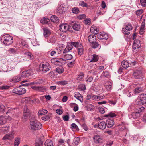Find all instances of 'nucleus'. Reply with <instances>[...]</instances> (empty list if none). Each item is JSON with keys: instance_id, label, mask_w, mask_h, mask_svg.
I'll list each match as a JSON object with an SVG mask.
<instances>
[{"instance_id": "obj_2", "label": "nucleus", "mask_w": 146, "mask_h": 146, "mask_svg": "<svg viewBox=\"0 0 146 146\" xmlns=\"http://www.w3.org/2000/svg\"><path fill=\"white\" fill-rule=\"evenodd\" d=\"M30 128L33 130H36L41 129L42 125L36 120L31 121L30 123Z\"/></svg>"}, {"instance_id": "obj_22", "label": "nucleus", "mask_w": 146, "mask_h": 146, "mask_svg": "<svg viewBox=\"0 0 146 146\" xmlns=\"http://www.w3.org/2000/svg\"><path fill=\"white\" fill-rule=\"evenodd\" d=\"M90 31L92 33L96 35L98 33V29L97 27L92 26L90 29Z\"/></svg>"}, {"instance_id": "obj_35", "label": "nucleus", "mask_w": 146, "mask_h": 146, "mask_svg": "<svg viewBox=\"0 0 146 146\" xmlns=\"http://www.w3.org/2000/svg\"><path fill=\"white\" fill-rule=\"evenodd\" d=\"M91 46L93 48H96L99 46V44L98 42L95 41L94 42H93L91 43Z\"/></svg>"}, {"instance_id": "obj_28", "label": "nucleus", "mask_w": 146, "mask_h": 146, "mask_svg": "<svg viewBox=\"0 0 146 146\" xmlns=\"http://www.w3.org/2000/svg\"><path fill=\"white\" fill-rule=\"evenodd\" d=\"M72 27L74 30L78 31L80 29V25L79 24L75 23L73 25Z\"/></svg>"}, {"instance_id": "obj_11", "label": "nucleus", "mask_w": 146, "mask_h": 146, "mask_svg": "<svg viewBox=\"0 0 146 146\" xmlns=\"http://www.w3.org/2000/svg\"><path fill=\"white\" fill-rule=\"evenodd\" d=\"M64 60L63 58H55L51 60L52 63H54L55 64L60 65L62 64L64 62Z\"/></svg>"}, {"instance_id": "obj_3", "label": "nucleus", "mask_w": 146, "mask_h": 146, "mask_svg": "<svg viewBox=\"0 0 146 146\" xmlns=\"http://www.w3.org/2000/svg\"><path fill=\"white\" fill-rule=\"evenodd\" d=\"M135 104L139 106H142L146 103V94H141L139 96L135 101Z\"/></svg>"}, {"instance_id": "obj_12", "label": "nucleus", "mask_w": 146, "mask_h": 146, "mask_svg": "<svg viewBox=\"0 0 146 146\" xmlns=\"http://www.w3.org/2000/svg\"><path fill=\"white\" fill-rule=\"evenodd\" d=\"M57 12L60 14H62L66 11L65 5L64 4H62L59 5L57 9Z\"/></svg>"}, {"instance_id": "obj_51", "label": "nucleus", "mask_w": 146, "mask_h": 146, "mask_svg": "<svg viewBox=\"0 0 146 146\" xmlns=\"http://www.w3.org/2000/svg\"><path fill=\"white\" fill-rule=\"evenodd\" d=\"M26 71V74H27V76H28V77L31 75L34 74L33 73V71L31 70H29Z\"/></svg>"}, {"instance_id": "obj_57", "label": "nucleus", "mask_w": 146, "mask_h": 146, "mask_svg": "<svg viewBox=\"0 0 146 146\" xmlns=\"http://www.w3.org/2000/svg\"><path fill=\"white\" fill-rule=\"evenodd\" d=\"M10 87V86L7 85H5L1 86L0 87V89L1 90H3L7 89Z\"/></svg>"}, {"instance_id": "obj_53", "label": "nucleus", "mask_w": 146, "mask_h": 146, "mask_svg": "<svg viewBox=\"0 0 146 146\" xmlns=\"http://www.w3.org/2000/svg\"><path fill=\"white\" fill-rule=\"evenodd\" d=\"M79 5L83 7H86L88 6L87 3L83 1H81L80 2Z\"/></svg>"}, {"instance_id": "obj_38", "label": "nucleus", "mask_w": 146, "mask_h": 146, "mask_svg": "<svg viewBox=\"0 0 146 146\" xmlns=\"http://www.w3.org/2000/svg\"><path fill=\"white\" fill-rule=\"evenodd\" d=\"M56 72L59 74L62 73L64 71V69L62 67H58L56 69Z\"/></svg>"}, {"instance_id": "obj_5", "label": "nucleus", "mask_w": 146, "mask_h": 146, "mask_svg": "<svg viewBox=\"0 0 146 146\" xmlns=\"http://www.w3.org/2000/svg\"><path fill=\"white\" fill-rule=\"evenodd\" d=\"M133 77L135 79H140L142 77V73L140 70H137L134 71L133 74Z\"/></svg>"}, {"instance_id": "obj_21", "label": "nucleus", "mask_w": 146, "mask_h": 146, "mask_svg": "<svg viewBox=\"0 0 146 146\" xmlns=\"http://www.w3.org/2000/svg\"><path fill=\"white\" fill-rule=\"evenodd\" d=\"M93 139L94 142L96 143H98L102 142V139L99 135H95L93 138Z\"/></svg>"}, {"instance_id": "obj_47", "label": "nucleus", "mask_w": 146, "mask_h": 146, "mask_svg": "<svg viewBox=\"0 0 146 146\" xmlns=\"http://www.w3.org/2000/svg\"><path fill=\"white\" fill-rule=\"evenodd\" d=\"M48 112V111L46 110H42L39 111L38 113V115H44L46 114Z\"/></svg>"}, {"instance_id": "obj_10", "label": "nucleus", "mask_w": 146, "mask_h": 146, "mask_svg": "<svg viewBox=\"0 0 146 146\" xmlns=\"http://www.w3.org/2000/svg\"><path fill=\"white\" fill-rule=\"evenodd\" d=\"M11 117L8 116H1L0 117V124L3 125L7 121L10 120Z\"/></svg>"}, {"instance_id": "obj_50", "label": "nucleus", "mask_w": 146, "mask_h": 146, "mask_svg": "<svg viewBox=\"0 0 146 146\" xmlns=\"http://www.w3.org/2000/svg\"><path fill=\"white\" fill-rule=\"evenodd\" d=\"M84 22L85 25H89L91 23V19H86L84 21Z\"/></svg>"}, {"instance_id": "obj_58", "label": "nucleus", "mask_w": 146, "mask_h": 146, "mask_svg": "<svg viewBox=\"0 0 146 146\" xmlns=\"http://www.w3.org/2000/svg\"><path fill=\"white\" fill-rule=\"evenodd\" d=\"M86 17V16L85 14H81L79 15L77 17L80 20L85 19Z\"/></svg>"}, {"instance_id": "obj_39", "label": "nucleus", "mask_w": 146, "mask_h": 146, "mask_svg": "<svg viewBox=\"0 0 146 146\" xmlns=\"http://www.w3.org/2000/svg\"><path fill=\"white\" fill-rule=\"evenodd\" d=\"M116 115L115 113L111 112L108 114L105 115V117H114L116 116Z\"/></svg>"}, {"instance_id": "obj_8", "label": "nucleus", "mask_w": 146, "mask_h": 146, "mask_svg": "<svg viewBox=\"0 0 146 146\" xmlns=\"http://www.w3.org/2000/svg\"><path fill=\"white\" fill-rule=\"evenodd\" d=\"M140 116V114L136 110L135 112H133L129 115V117L131 119H136Z\"/></svg>"}, {"instance_id": "obj_26", "label": "nucleus", "mask_w": 146, "mask_h": 146, "mask_svg": "<svg viewBox=\"0 0 146 146\" xmlns=\"http://www.w3.org/2000/svg\"><path fill=\"white\" fill-rule=\"evenodd\" d=\"M9 126H6L3 127L1 129V131L2 133H7L9 131Z\"/></svg>"}, {"instance_id": "obj_7", "label": "nucleus", "mask_w": 146, "mask_h": 146, "mask_svg": "<svg viewBox=\"0 0 146 146\" xmlns=\"http://www.w3.org/2000/svg\"><path fill=\"white\" fill-rule=\"evenodd\" d=\"M14 131H11L9 133H8L5 135L3 138V140H11L14 138Z\"/></svg>"}, {"instance_id": "obj_54", "label": "nucleus", "mask_w": 146, "mask_h": 146, "mask_svg": "<svg viewBox=\"0 0 146 146\" xmlns=\"http://www.w3.org/2000/svg\"><path fill=\"white\" fill-rule=\"evenodd\" d=\"M142 91V89L141 87H137L135 89V92L136 93H139Z\"/></svg>"}, {"instance_id": "obj_18", "label": "nucleus", "mask_w": 146, "mask_h": 146, "mask_svg": "<svg viewBox=\"0 0 146 146\" xmlns=\"http://www.w3.org/2000/svg\"><path fill=\"white\" fill-rule=\"evenodd\" d=\"M106 124L108 128H111L113 126L114 123L112 119H108L107 120Z\"/></svg>"}, {"instance_id": "obj_19", "label": "nucleus", "mask_w": 146, "mask_h": 146, "mask_svg": "<svg viewBox=\"0 0 146 146\" xmlns=\"http://www.w3.org/2000/svg\"><path fill=\"white\" fill-rule=\"evenodd\" d=\"M74 96L77 99H78L81 102L83 101L82 96L78 92H75L74 94Z\"/></svg>"}, {"instance_id": "obj_23", "label": "nucleus", "mask_w": 146, "mask_h": 146, "mask_svg": "<svg viewBox=\"0 0 146 146\" xmlns=\"http://www.w3.org/2000/svg\"><path fill=\"white\" fill-rule=\"evenodd\" d=\"M106 127V124L104 121L100 122L99 123V128L102 129H104Z\"/></svg>"}, {"instance_id": "obj_48", "label": "nucleus", "mask_w": 146, "mask_h": 146, "mask_svg": "<svg viewBox=\"0 0 146 146\" xmlns=\"http://www.w3.org/2000/svg\"><path fill=\"white\" fill-rule=\"evenodd\" d=\"M122 31L125 35H128L130 33V31L128 30H127L125 28H122Z\"/></svg>"}, {"instance_id": "obj_6", "label": "nucleus", "mask_w": 146, "mask_h": 146, "mask_svg": "<svg viewBox=\"0 0 146 146\" xmlns=\"http://www.w3.org/2000/svg\"><path fill=\"white\" fill-rule=\"evenodd\" d=\"M40 68L42 71L46 72L50 70V67L48 63H46L43 64L42 65H40Z\"/></svg>"}, {"instance_id": "obj_45", "label": "nucleus", "mask_w": 146, "mask_h": 146, "mask_svg": "<svg viewBox=\"0 0 146 146\" xmlns=\"http://www.w3.org/2000/svg\"><path fill=\"white\" fill-rule=\"evenodd\" d=\"M20 138H17L15 139V142L14 143V146H18L20 144Z\"/></svg>"}, {"instance_id": "obj_24", "label": "nucleus", "mask_w": 146, "mask_h": 146, "mask_svg": "<svg viewBox=\"0 0 146 146\" xmlns=\"http://www.w3.org/2000/svg\"><path fill=\"white\" fill-rule=\"evenodd\" d=\"M30 115V113L28 112L27 113H24L23 116L22 118L23 121H25L27 120L28 117H29Z\"/></svg>"}, {"instance_id": "obj_56", "label": "nucleus", "mask_w": 146, "mask_h": 146, "mask_svg": "<svg viewBox=\"0 0 146 146\" xmlns=\"http://www.w3.org/2000/svg\"><path fill=\"white\" fill-rule=\"evenodd\" d=\"M71 128H72L73 129H76L77 130L78 129V127L77 125L74 123H72L71 125Z\"/></svg>"}, {"instance_id": "obj_55", "label": "nucleus", "mask_w": 146, "mask_h": 146, "mask_svg": "<svg viewBox=\"0 0 146 146\" xmlns=\"http://www.w3.org/2000/svg\"><path fill=\"white\" fill-rule=\"evenodd\" d=\"M144 109L145 108L144 107L142 106L140 108H137L136 110L140 114V113L144 110Z\"/></svg>"}, {"instance_id": "obj_36", "label": "nucleus", "mask_w": 146, "mask_h": 146, "mask_svg": "<svg viewBox=\"0 0 146 146\" xmlns=\"http://www.w3.org/2000/svg\"><path fill=\"white\" fill-rule=\"evenodd\" d=\"M25 55L31 60L33 58V56L32 54L29 52H26L25 53Z\"/></svg>"}, {"instance_id": "obj_62", "label": "nucleus", "mask_w": 146, "mask_h": 146, "mask_svg": "<svg viewBox=\"0 0 146 146\" xmlns=\"http://www.w3.org/2000/svg\"><path fill=\"white\" fill-rule=\"evenodd\" d=\"M27 74H26V71H24L22 72L21 75H20L21 77H27L28 76H27Z\"/></svg>"}, {"instance_id": "obj_49", "label": "nucleus", "mask_w": 146, "mask_h": 146, "mask_svg": "<svg viewBox=\"0 0 146 146\" xmlns=\"http://www.w3.org/2000/svg\"><path fill=\"white\" fill-rule=\"evenodd\" d=\"M72 13L75 14H77L79 12V9L76 7H74L72 9Z\"/></svg>"}, {"instance_id": "obj_30", "label": "nucleus", "mask_w": 146, "mask_h": 146, "mask_svg": "<svg viewBox=\"0 0 146 146\" xmlns=\"http://www.w3.org/2000/svg\"><path fill=\"white\" fill-rule=\"evenodd\" d=\"M110 76L109 73L106 71H104L101 75V76L103 78L106 77L109 78Z\"/></svg>"}, {"instance_id": "obj_27", "label": "nucleus", "mask_w": 146, "mask_h": 146, "mask_svg": "<svg viewBox=\"0 0 146 146\" xmlns=\"http://www.w3.org/2000/svg\"><path fill=\"white\" fill-rule=\"evenodd\" d=\"M45 146H53L52 141L50 139L47 140L45 143Z\"/></svg>"}, {"instance_id": "obj_1", "label": "nucleus", "mask_w": 146, "mask_h": 146, "mask_svg": "<svg viewBox=\"0 0 146 146\" xmlns=\"http://www.w3.org/2000/svg\"><path fill=\"white\" fill-rule=\"evenodd\" d=\"M1 41L2 43L6 46L11 45L13 42V37L7 34L1 36Z\"/></svg>"}, {"instance_id": "obj_33", "label": "nucleus", "mask_w": 146, "mask_h": 146, "mask_svg": "<svg viewBox=\"0 0 146 146\" xmlns=\"http://www.w3.org/2000/svg\"><path fill=\"white\" fill-rule=\"evenodd\" d=\"M50 19L54 23L57 22L58 20V17L55 15L52 16L51 17Z\"/></svg>"}, {"instance_id": "obj_16", "label": "nucleus", "mask_w": 146, "mask_h": 146, "mask_svg": "<svg viewBox=\"0 0 146 146\" xmlns=\"http://www.w3.org/2000/svg\"><path fill=\"white\" fill-rule=\"evenodd\" d=\"M141 46L140 41L138 40H134L133 48L134 50L139 48Z\"/></svg>"}, {"instance_id": "obj_46", "label": "nucleus", "mask_w": 146, "mask_h": 146, "mask_svg": "<svg viewBox=\"0 0 146 146\" xmlns=\"http://www.w3.org/2000/svg\"><path fill=\"white\" fill-rule=\"evenodd\" d=\"M80 138L77 137H76L73 140V143L75 145H77L80 141Z\"/></svg>"}, {"instance_id": "obj_42", "label": "nucleus", "mask_w": 146, "mask_h": 146, "mask_svg": "<svg viewBox=\"0 0 146 146\" xmlns=\"http://www.w3.org/2000/svg\"><path fill=\"white\" fill-rule=\"evenodd\" d=\"M5 108L3 105H0V114H2L4 113Z\"/></svg>"}, {"instance_id": "obj_4", "label": "nucleus", "mask_w": 146, "mask_h": 146, "mask_svg": "<svg viewBox=\"0 0 146 146\" xmlns=\"http://www.w3.org/2000/svg\"><path fill=\"white\" fill-rule=\"evenodd\" d=\"M26 92V90L25 88L18 87L14 89L13 90V92L19 95H22L25 94Z\"/></svg>"}, {"instance_id": "obj_34", "label": "nucleus", "mask_w": 146, "mask_h": 146, "mask_svg": "<svg viewBox=\"0 0 146 146\" xmlns=\"http://www.w3.org/2000/svg\"><path fill=\"white\" fill-rule=\"evenodd\" d=\"M99 57L98 55L96 54H94L93 55L92 58V60L90 61V62H96L98 60Z\"/></svg>"}, {"instance_id": "obj_40", "label": "nucleus", "mask_w": 146, "mask_h": 146, "mask_svg": "<svg viewBox=\"0 0 146 146\" xmlns=\"http://www.w3.org/2000/svg\"><path fill=\"white\" fill-rule=\"evenodd\" d=\"M125 28L126 30H128L129 31H130L132 29L133 27L130 24L128 23L126 24Z\"/></svg>"}, {"instance_id": "obj_59", "label": "nucleus", "mask_w": 146, "mask_h": 146, "mask_svg": "<svg viewBox=\"0 0 146 146\" xmlns=\"http://www.w3.org/2000/svg\"><path fill=\"white\" fill-rule=\"evenodd\" d=\"M84 74L82 73H80L78 76L77 80H80L82 79L83 77Z\"/></svg>"}, {"instance_id": "obj_25", "label": "nucleus", "mask_w": 146, "mask_h": 146, "mask_svg": "<svg viewBox=\"0 0 146 146\" xmlns=\"http://www.w3.org/2000/svg\"><path fill=\"white\" fill-rule=\"evenodd\" d=\"M43 31L44 35L45 37L48 36L51 33L50 31L47 28L44 29Z\"/></svg>"}, {"instance_id": "obj_32", "label": "nucleus", "mask_w": 146, "mask_h": 146, "mask_svg": "<svg viewBox=\"0 0 146 146\" xmlns=\"http://www.w3.org/2000/svg\"><path fill=\"white\" fill-rule=\"evenodd\" d=\"M121 65L124 68H126L129 66L128 62L125 60L122 61L121 63Z\"/></svg>"}, {"instance_id": "obj_20", "label": "nucleus", "mask_w": 146, "mask_h": 146, "mask_svg": "<svg viewBox=\"0 0 146 146\" xmlns=\"http://www.w3.org/2000/svg\"><path fill=\"white\" fill-rule=\"evenodd\" d=\"M88 39L89 42L90 43L94 42L96 40V37L94 35H90L88 36Z\"/></svg>"}, {"instance_id": "obj_61", "label": "nucleus", "mask_w": 146, "mask_h": 146, "mask_svg": "<svg viewBox=\"0 0 146 146\" xmlns=\"http://www.w3.org/2000/svg\"><path fill=\"white\" fill-rule=\"evenodd\" d=\"M141 5L145 7L146 5V0H140Z\"/></svg>"}, {"instance_id": "obj_44", "label": "nucleus", "mask_w": 146, "mask_h": 146, "mask_svg": "<svg viewBox=\"0 0 146 146\" xmlns=\"http://www.w3.org/2000/svg\"><path fill=\"white\" fill-rule=\"evenodd\" d=\"M65 57L67 60H69L72 59L73 58V56L72 54H66L64 56Z\"/></svg>"}, {"instance_id": "obj_37", "label": "nucleus", "mask_w": 146, "mask_h": 146, "mask_svg": "<svg viewBox=\"0 0 146 146\" xmlns=\"http://www.w3.org/2000/svg\"><path fill=\"white\" fill-rule=\"evenodd\" d=\"M83 46L80 47L78 49V54L80 55H81L83 54L84 49L83 48Z\"/></svg>"}, {"instance_id": "obj_29", "label": "nucleus", "mask_w": 146, "mask_h": 146, "mask_svg": "<svg viewBox=\"0 0 146 146\" xmlns=\"http://www.w3.org/2000/svg\"><path fill=\"white\" fill-rule=\"evenodd\" d=\"M104 13V12L103 11L102 8L98 9L97 11L96 15L97 16L100 15H102Z\"/></svg>"}, {"instance_id": "obj_17", "label": "nucleus", "mask_w": 146, "mask_h": 146, "mask_svg": "<svg viewBox=\"0 0 146 146\" xmlns=\"http://www.w3.org/2000/svg\"><path fill=\"white\" fill-rule=\"evenodd\" d=\"M21 79L20 75H19L16 76H15L12 78L10 79V82H12L16 83L19 82Z\"/></svg>"}, {"instance_id": "obj_15", "label": "nucleus", "mask_w": 146, "mask_h": 146, "mask_svg": "<svg viewBox=\"0 0 146 146\" xmlns=\"http://www.w3.org/2000/svg\"><path fill=\"white\" fill-rule=\"evenodd\" d=\"M104 96L102 94H100L98 95H93L92 97V99L98 101L103 99Z\"/></svg>"}, {"instance_id": "obj_60", "label": "nucleus", "mask_w": 146, "mask_h": 146, "mask_svg": "<svg viewBox=\"0 0 146 146\" xmlns=\"http://www.w3.org/2000/svg\"><path fill=\"white\" fill-rule=\"evenodd\" d=\"M75 64V60H74L72 62H70L68 64V66L69 67H72Z\"/></svg>"}, {"instance_id": "obj_41", "label": "nucleus", "mask_w": 146, "mask_h": 146, "mask_svg": "<svg viewBox=\"0 0 146 146\" xmlns=\"http://www.w3.org/2000/svg\"><path fill=\"white\" fill-rule=\"evenodd\" d=\"M49 21V19L47 18H44L41 19V22L42 23L46 24L48 23V22Z\"/></svg>"}, {"instance_id": "obj_13", "label": "nucleus", "mask_w": 146, "mask_h": 146, "mask_svg": "<svg viewBox=\"0 0 146 146\" xmlns=\"http://www.w3.org/2000/svg\"><path fill=\"white\" fill-rule=\"evenodd\" d=\"M98 38L99 39H104L107 40L108 38V34L105 33L104 32L100 33L99 35H98Z\"/></svg>"}, {"instance_id": "obj_9", "label": "nucleus", "mask_w": 146, "mask_h": 146, "mask_svg": "<svg viewBox=\"0 0 146 146\" xmlns=\"http://www.w3.org/2000/svg\"><path fill=\"white\" fill-rule=\"evenodd\" d=\"M70 27L68 24L63 23L60 25L59 28L61 31L66 32L69 29Z\"/></svg>"}, {"instance_id": "obj_52", "label": "nucleus", "mask_w": 146, "mask_h": 146, "mask_svg": "<svg viewBox=\"0 0 146 146\" xmlns=\"http://www.w3.org/2000/svg\"><path fill=\"white\" fill-rule=\"evenodd\" d=\"M57 83L59 85H65L67 84V82L65 80L61 81L58 82Z\"/></svg>"}, {"instance_id": "obj_63", "label": "nucleus", "mask_w": 146, "mask_h": 146, "mask_svg": "<svg viewBox=\"0 0 146 146\" xmlns=\"http://www.w3.org/2000/svg\"><path fill=\"white\" fill-rule=\"evenodd\" d=\"M88 75H89L90 74H92L93 75H96L95 71L93 70H90L88 72Z\"/></svg>"}, {"instance_id": "obj_31", "label": "nucleus", "mask_w": 146, "mask_h": 146, "mask_svg": "<svg viewBox=\"0 0 146 146\" xmlns=\"http://www.w3.org/2000/svg\"><path fill=\"white\" fill-rule=\"evenodd\" d=\"M71 44H72V46H74L77 48H78L80 47H82V45L81 44H80L78 42H71Z\"/></svg>"}, {"instance_id": "obj_14", "label": "nucleus", "mask_w": 146, "mask_h": 146, "mask_svg": "<svg viewBox=\"0 0 146 146\" xmlns=\"http://www.w3.org/2000/svg\"><path fill=\"white\" fill-rule=\"evenodd\" d=\"M118 127L119 130L121 131L124 130L125 132V133L126 134L127 130V129L125 127V124L124 122H122L119 123L118 125Z\"/></svg>"}, {"instance_id": "obj_64", "label": "nucleus", "mask_w": 146, "mask_h": 146, "mask_svg": "<svg viewBox=\"0 0 146 146\" xmlns=\"http://www.w3.org/2000/svg\"><path fill=\"white\" fill-rule=\"evenodd\" d=\"M99 111L101 114H104L105 112L104 108H99L98 109Z\"/></svg>"}, {"instance_id": "obj_43", "label": "nucleus", "mask_w": 146, "mask_h": 146, "mask_svg": "<svg viewBox=\"0 0 146 146\" xmlns=\"http://www.w3.org/2000/svg\"><path fill=\"white\" fill-rule=\"evenodd\" d=\"M49 42L52 43H55L56 40V39L54 36H52L48 40Z\"/></svg>"}]
</instances>
